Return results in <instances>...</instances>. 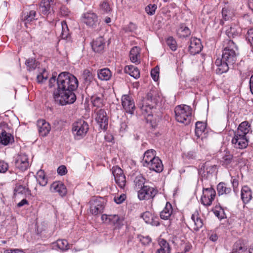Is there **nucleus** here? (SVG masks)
I'll return each instance as SVG.
<instances>
[{
  "instance_id": "obj_1",
  "label": "nucleus",
  "mask_w": 253,
  "mask_h": 253,
  "mask_svg": "<svg viewBox=\"0 0 253 253\" xmlns=\"http://www.w3.org/2000/svg\"><path fill=\"white\" fill-rule=\"evenodd\" d=\"M57 84V88L53 92V98L57 103L61 105L72 104L76 100L74 91L78 87L76 77L69 72H62L57 78L52 76L49 81L50 88Z\"/></svg>"
},
{
  "instance_id": "obj_2",
  "label": "nucleus",
  "mask_w": 253,
  "mask_h": 253,
  "mask_svg": "<svg viewBox=\"0 0 253 253\" xmlns=\"http://www.w3.org/2000/svg\"><path fill=\"white\" fill-rule=\"evenodd\" d=\"M251 131L250 125L245 121L240 124L237 130L234 132V136L232 140L234 147L237 149H244L248 145L249 138L247 134Z\"/></svg>"
},
{
  "instance_id": "obj_3",
  "label": "nucleus",
  "mask_w": 253,
  "mask_h": 253,
  "mask_svg": "<svg viewBox=\"0 0 253 253\" xmlns=\"http://www.w3.org/2000/svg\"><path fill=\"white\" fill-rule=\"evenodd\" d=\"M236 50H237V46L233 40H225L223 43L221 59L227 62V64L233 65L237 60Z\"/></svg>"
},
{
  "instance_id": "obj_4",
  "label": "nucleus",
  "mask_w": 253,
  "mask_h": 253,
  "mask_svg": "<svg viewBox=\"0 0 253 253\" xmlns=\"http://www.w3.org/2000/svg\"><path fill=\"white\" fill-rule=\"evenodd\" d=\"M192 112V108L188 105L176 106L174 108L175 119L180 123L188 125L191 122Z\"/></svg>"
},
{
  "instance_id": "obj_5",
  "label": "nucleus",
  "mask_w": 253,
  "mask_h": 253,
  "mask_svg": "<svg viewBox=\"0 0 253 253\" xmlns=\"http://www.w3.org/2000/svg\"><path fill=\"white\" fill-rule=\"evenodd\" d=\"M89 129L88 124L83 120H79L73 124L72 130L76 139L84 137Z\"/></svg>"
},
{
  "instance_id": "obj_6",
  "label": "nucleus",
  "mask_w": 253,
  "mask_h": 253,
  "mask_svg": "<svg viewBox=\"0 0 253 253\" xmlns=\"http://www.w3.org/2000/svg\"><path fill=\"white\" fill-rule=\"evenodd\" d=\"M215 191L212 188H203L201 202L205 206H210L215 197Z\"/></svg>"
},
{
  "instance_id": "obj_7",
  "label": "nucleus",
  "mask_w": 253,
  "mask_h": 253,
  "mask_svg": "<svg viewBox=\"0 0 253 253\" xmlns=\"http://www.w3.org/2000/svg\"><path fill=\"white\" fill-rule=\"evenodd\" d=\"M157 193L158 191L156 188L145 185L138 191V198L140 200L153 199Z\"/></svg>"
},
{
  "instance_id": "obj_8",
  "label": "nucleus",
  "mask_w": 253,
  "mask_h": 253,
  "mask_svg": "<svg viewBox=\"0 0 253 253\" xmlns=\"http://www.w3.org/2000/svg\"><path fill=\"white\" fill-rule=\"evenodd\" d=\"M30 166L28 156L24 153L19 154L15 159V167L21 171L27 170Z\"/></svg>"
},
{
  "instance_id": "obj_9",
  "label": "nucleus",
  "mask_w": 253,
  "mask_h": 253,
  "mask_svg": "<svg viewBox=\"0 0 253 253\" xmlns=\"http://www.w3.org/2000/svg\"><path fill=\"white\" fill-rule=\"evenodd\" d=\"M121 100L122 105L125 111L131 115L133 114L135 106L132 97L128 95H123Z\"/></svg>"
},
{
  "instance_id": "obj_10",
  "label": "nucleus",
  "mask_w": 253,
  "mask_h": 253,
  "mask_svg": "<svg viewBox=\"0 0 253 253\" xmlns=\"http://www.w3.org/2000/svg\"><path fill=\"white\" fill-rule=\"evenodd\" d=\"M101 219L103 222L115 225L116 227L120 228L123 225L124 218L117 214H103Z\"/></svg>"
},
{
  "instance_id": "obj_11",
  "label": "nucleus",
  "mask_w": 253,
  "mask_h": 253,
  "mask_svg": "<svg viewBox=\"0 0 253 253\" xmlns=\"http://www.w3.org/2000/svg\"><path fill=\"white\" fill-rule=\"evenodd\" d=\"M112 173L116 183L121 188H124L126 185V176L123 170L119 167H114L112 168Z\"/></svg>"
},
{
  "instance_id": "obj_12",
  "label": "nucleus",
  "mask_w": 253,
  "mask_h": 253,
  "mask_svg": "<svg viewBox=\"0 0 253 253\" xmlns=\"http://www.w3.org/2000/svg\"><path fill=\"white\" fill-rule=\"evenodd\" d=\"M95 112V120L97 124L101 129H106L108 124V118L106 111L104 109H100Z\"/></svg>"
},
{
  "instance_id": "obj_13",
  "label": "nucleus",
  "mask_w": 253,
  "mask_h": 253,
  "mask_svg": "<svg viewBox=\"0 0 253 253\" xmlns=\"http://www.w3.org/2000/svg\"><path fill=\"white\" fill-rule=\"evenodd\" d=\"M36 11L35 10L25 11L22 12L20 19L22 22H24L25 27L28 28L32 22L37 19L36 18Z\"/></svg>"
},
{
  "instance_id": "obj_14",
  "label": "nucleus",
  "mask_w": 253,
  "mask_h": 253,
  "mask_svg": "<svg viewBox=\"0 0 253 253\" xmlns=\"http://www.w3.org/2000/svg\"><path fill=\"white\" fill-rule=\"evenodd\" d=\"M202 45L200 39L191 38L188 47V50L191 54L195 55L199 53L202 50Z\"/></svg>"
},
{
  "instance_id": "obj_15",
  "label": "nucleus",
  "mask_w": 253,
  "mask_h": 253,
  "mask_svg": "<svg viewBox=\"0 0 253 253\" xmlns=\"http://www.w3.org/2000/svg\"><path fill=\"white\" fill-rule=\"evenodd\" d=\"M160 96L156 90H151L143 99L144 104L150 103V105L155 106L159 101Z\"/></svg>"
},
{
  "instance_id": "obj_16",
  "label": "nucleus",
  "mask_w": 253,
  "mask_h": 253,
  "mask_svg": "<svg viewBox=\"0 0 253 253\" xmlns=\"http://www.w3.org/2000/svg\"><path fill=\"white\" fill-rule=\"evenodd\" d=\"M37 126L39 134L42 136H46L51 129L50 124L43 119L37 121Z\"/></svg>"
},
{
  "instance_id": "obj_17",
  "label": "nucleus",
  "mask_w": 253,
  "mask_h": 253,
  "mask_svg": "<svg viewBox=\"0 0 253 253\" xmlns=\"http://www.w3.org/2000/svg\"><path fill=\"white\" fill-rule=\"evenodd\" d=\"M90 211L92 214L97 215L103 212L104 205L101 200H96L91 202Z\"/></svg>"
},
{
  "instance_id": "obj_18",
  "label": "nucleus",
  "mask_w": 253,
  "mask_h": 253,
  "mask_svg": "<svg viewBox=\"0 0 253 253\" xmlns=\"http://www.w3.org/2000/svg\"><path fill=\"white\" fill-rule=\"evenodd\" d=\"M97 16L93 12H87L83 17V21L89 27H94L97 23Z\"/></svg>"
},
{
  "instance_id": "obj_19",
  "label": "nucleus",
  "mask_w": 253,
  "mask_h": 253,
  "mask_svg": "<svg viewBox=\"0 0 253 253\" xmlns=\"http://www.w3.org/2000/svg\"><path fill=\"white\" fill-rule=\"evenodd\" d=\"M52 192H57L61 196H64L67 193V189L64 184L60 181H55L50 186Z\"/></svg>"
},
{
  "instance_id": "obj_20",
  "label": "nucleus",
  "mask_w": 253,
  "mask_h": 253,
  "mask_svg": "<svg viewBox=\"0 0 253 253\" xmlns=\"http://www.w3.org/2000/svg\"><path fill=\"white\" fill-rule=\"evenodd\" d=\"M53 4L54 1L52 0H42L40 5V11L44 15L54 12L52 8Z\"/></svg>"
},
{
  "instance_id": "obj_21",
  "label": "nucleus",
  "mask_w": 253,
  "mask_h": 253,
  "mask_svg": "<svg viewBox=\"0 0 253 253\" xmlns=\"http://www.w3.org/2000/svg\"><path fill=\"white\" fill-rule=\"evenodd\" d=\"M146 167L150 170L155 171L157 172H160L163 170V165L162 161L158 157H156L149 164L145 165Z\"/></svg>"
},
{
  "instance_id": "obj_22",
  "label": "nucleus",
  "mask_w": 253,
  "mask_h": 253,
  "mask_svg": "<svg viewBox=\"0 0 253 253\" xmlns=\"http://www.w3.org/2000/svg\"><path fill=\"white\" fill-rule=\"evenodd\" d=\"M105 44V42L103 38L99 37L92 42L91 46L94 52L100 53L103 51Z\"/></svg>"
},
{
  "instance_id": "obj_23",
  "label": "nucleus",
  "mask_w": 253,
  "mask_h": 253,
  "mask_svg": "<svg viewBox=\"0 0 253 253\" xmlns=\"http://www.w3.org/2000/svg\"><path fill=\"white\" fill-rule=\"evenodd\" d=\"M227 62H225L222 59L217 58L215 62V64L217 66L216 72L217 74H221L223 73L226 72L230 66H233L227 64Z\"/></svg>"
},
{
  "instance_id": "obj_24",
  "label": "nucleus",
  "mask_w": 253,
  "mask_h": 253,
  "mask_svg": "<svg viewBox=\"0 0 253 253\" xmlns=\"http://www.w3.org/2000/svg\"><path fill=\"white\" fill-rule=\"evenodd\" d=\"M241 33V29L239 26L233 24L227 27L226 34L229 38H234L239 36Z\"/></svg>"
},
{
  "instance_id": "obj_25",
  "label": "nucleus",
  "mask_w": 253,
  "mask_h": 253,
  "mask_svg": "<svg viewBox=\"0 0 253 253\" xmlns=\"http://www.w3.org/2000/svg\"><path fill=\"white\" fill-rule=\"evenodd\" d=\"M215 168V165H211L210 162H207L200 166L199 173L202 176H207L208 174L212 172Z\"/></svg>"
},
{
  "instance_id": "obj_26",
  "label": "nucleus",
  "mask_w": 253,
  "mask_h": 253,
  "mask_svg": "<svg viewBox=\"0 0 253 253\" xmlns=\"http://www.w3.org/2000/svg\"><path fill=\"white\" fill-rule=\"evenodd\" d=\"M1 145L6 146L12 144L14 141L13 136L5 130H2L0 134Z\"/></svg>"
},
{
  "instance_id": "obj_27",
  "label": "nucleus",
  "mask_w": 253,
  "mask_h": 253,
  "mask_svg": "<svg viewBox=\"0 0 253 253\" xmlns=\"http://www.w3.org/2000/svg\"><path fill=\"white\" fill-rule=\"evenodd\" d=\"M252 192L250 187L244 186L241 190V199L244 203H248L252 199Z\"/></svg>"
},
{
  "instance_id": "obj_28",
  "label": "nucleus",
  "mask_w": 253,
  "mask_h": 253,
  "mask_svg": "<svg viewBox=\"0 0 253 253\" xmlns=\"http://www.w3.org/2000/svg\"><path fill=\"white\" fill-rule=\"evenodd\" d=\"M140 49L137 46H134L129 52V58L131 61L136 64L140 63Z\"/></svg>"
},
{
  "instance_id": "obj_29",
  "label": "nucleus",
  "mask_w": 253,
  "mask_h": 253,
  "mask_svg": "<svg viewBox=\"0 0 253 253\" xmlns=\"http://www.w3.org/2000/svg\"><path fill=\"white\" fill-rule=\"evenodd\" d=\"M172 211L173 209L171 205L169 202H167L165 208L160 212L161 218L164 220L169 219L171 215Z\"/></svg>"
},
{
  "instance_id": "obj_30",
  "label": "nucleus",
  "mask_w": 253,
  "mask_h": 253,
  "mask_svg": "<svg viewBox=\"0 0 253 253\" xmlns=\"http://www.w3.org/2000/svg\"><path fill=\"white\" fill-rule=\"evenodd\" d=\"M62 31L60 36L62 39L65 40L67 42H70L71 41V35L69 32V30L65 21H63L61 22Z\"/></svg>"
},
{
  "instance_id": "obj_31",
  "label": "nucleus",
  "mask_w": 253,
  "mask_h": 253,
  "mask_svg": "<svg viewBox=\"0 0 253 253\" xmlns=\"http://www.w3.org/2000/svg\"><path fill=\"white\" fill-rule=\"evenodd\" d=\"M155 153V151L153 149L148 150L145 152L142 160L144 167H146L145 165L149 164L156 157Z\"/></svg>"
},
{
  "instance_id": "obj_32",
  "label": "nucleus",
  "mask_w": 253,
  "mask_h": 253,
  "mask_svg": "<svg viewBox=\"0 0 253 253\" xmlns=\"http://www.w3.org/2000/svg\"><path fill=\"white\" fill-rule=\"evenodd\" d=\"M124 71L126 73L128 74L135 79H138L140 77L139 69L133 65L126 66L125 67Z\"/></svg>"
},
{
  "instance_id": "obj_33",
  "label": "nucleus",
  "mask_w": 253,
  "mask_h": 253,
  "mask_svg": "<svg viewBox=\"0 0 253 253\" xmlns=\"http://www.w3.org/2000/svg\"><path fill=\"white\" fill-rule=\"evenodd\" d=\"M98 78L102 81H108L112 76L110 70L108 68L100 69L97 72Z\"/></svg>"
},
{
  "instance_id": "obj_34",
  "label": "nucleus",
  "mask_w": 253,
  "mask_h": 253,
  "mask_svg": "<svg viewBox=\"0 0 253 253\" xmlns=\"http://www.w3.org/2000/svg\"><path fill=\"white\" fill-rule=\"evenodd\" d=\"M191 34L190 29L184 24H181L177 30V35L180 38L188 37Z\"/></svg>"
},
{
  "instance_id": "obj_35",
  "label": "nucleus",
  "mask_w": 253,
  "mask_h": 253,
  "mask_svg": "<svg viewBox=\"0 0 253 253\" xmlns=\"http://www.w3.org/2000/svg\"><path fill=\"white\" fill-rule=\"evenodd\" d=\"M160 248L157 250L156 253H170V249L169 243L164 239L159 241Z\"/></svg>"
},
{
  "instance_id": "obj_36",
  "label": "nucleus",
  "mask_w": 253,
  "mask_h": 253,
  "mask_svg": "<svg viewBox=\"0 0 253 253\" xmlns=\"http://www.w3.org/2000/svg\"><path fill=\"white\" fill-rule=\"evenodd\" d=\"M83 84L84 85H89L93 80V76L91 72L87 69L84 70L82 75Z\"/></svg>"
},
{
  "instance_id": "obj_37",
  "label": "nucleus",
  "mask_w": 253,
  "mask_h": 253,
  "mask_svg": "<svg viewBox=\"0 0 253 253\" xmlns=\"http://www.w3.org/2000/svg\"><path fill=\"white\" fill-rule=\"evenodd\" d=\"M191 219L194 222L195 227L194 230L198 231L199 229L202 228L203 226V220L199 216L198 213H195L193 214L191 216Z\"/></svg>"
},
{
  "instance_id": "obj_38",
  "label": "nucleus",
  "mask_w": 253,
  "mask_h": 253,
  "mask_svg": "<svg viewBox=\"0 0 253 253\" xmlns=\"http://www.w3.org/2000/svg\"><path fill=\"white\" fill-rule=\"evenodd\" d=\"M234 10L228 5H225L222 8V15L225 20H229L233 15Z\"/></svg>"
},
{
  "instance_id": "obj_39",
  "label": "nucleus",
  "mask_w": 253,
  "mask_h": 253,
  "mask_svg": "<svg viewBox=\"0 0 253 253\" xmlns=\"http://www.w3.org/2000/svg\"><path fill=\"white\" fill-rule=\"evenodd\" d=\"M91 100L94 107L101 108L104 106V99L103 95H100V96H92L91 98Z\"/></svg>"
},
{
  "instance_id": "obj_40",
  "label": "nucleus",
  "mask_w": 253,
  "mask_h": 253,
  "mask_svg": "<svg viewBox=\"0 0 253 253\" xmlns=\"http://www.w3.org/2000/svg\"><path fill=\"white\" fill-rule=\"evenodd\" d=\"M36 179L39 184L42 186H45L47 183V179L45 177L44 171L42 169L37 172Z\"/></svg>"
},
{
  "instance_id": "obj_41",
  "label": "nucleus",
  "mask_w": 253,
  "mask_h": 253,
  "mask_svg": "<svg viewBox=\"0 0 253 253\" xmlns=\"http://www.w3.org/2000/svg\"><path fill=\"white\" fill-rule=\"evenodd\" d=\"M25 65L27 69L30 72L35 70L39 65V63L34 58H29L26 60Z\"/></svg>"
},
{
  "instance_id": "obj_42",
  "label": "nucleus",
  "mask_w": 253,
  "mask_h": 253,
  "mask_svg": "<svg viewBox=\"0 0 253 253\" xmlns=\"http://www.w3.org/2000/svg\"><path fill=\"white\" fill-rule=\"evenodd\" d=\"M233 155L226 152L220 160L221 164L225 167H228L233 162Z\"/></svg>"
},
{
  "instance_id": "obj_43",
  "label": "nucleus",
  "mask_w": 253,
  "mask_h": 253,
  "mask_svg": "<svg viewBox=\"0 0 253 253\" xmlns=\"http://www.w3.org/2000/svg\"><path fill=\"white\" fill-rule=\"evenodd\" d=\"M206 126L205 123L202 122H197L195 124V135L199 138L206 129Z\"/></svg>"
},
{
  "instance_id": "obj_44",
  "label": "nucleus",
  "mask_w": 253,
  "mask_h": 253,
  "mask_svg": "<svg viewBox=\"0 0 253 253\" xmlns=\"http://www.w3.org/2000/svg\"><path fill=\"white\" fill-rule=\"evenodd\" d=\"M217 190L219 195L228 194L231 192V188L226 187L223 182H220L217 185Z\"/></svg>"
},
{
  "instance_id": "obj_45",
  "label": "nucleus",
  "mask_w": 253,
  "mask_h": 253,
  "mask_svg": "<svg viewBox=\"0 0 253 253\" xmlns=\"http://www.w3.org/2000/svg\"><path fill=\"white\" fill-rule=\"evenodd\" d=\"M155 106L150 105V103H148L147 104H144V102H143V104L141 107V110L142 111V114L145 116L147 117H150L152 116V109Z\"/></svg>"
},
{
  "instance_id": "obj_46",
  "label": "nucleus",
  "mask_w": 253,
  "mask_h": 253,
  "mask_svg": "<svg viewBox=\"0 0 253 253\" xmlns=\"http://www.w3.org/2000/svg\"><path fill=\"white\" fill-rule=\"evenodd\" d=\"M145 182V178L141 175H139L135 177L134 180V183L137 189L142 188L144 185Z\"/></svg>"
},
{
  "instance_id": "obj_47",
  "label": "nucleus",
  "mask_w": 253,
  "mask_h": 253,
  "mask_svg": "<svg viewBox=\"0 0 253 253\" xmlns=\"http://www.w3.org/2000/svg\"><path fill=\"white\" fill-rule=\"evenodd\" d=\"M167 44L172 51H175L177 49V43L175 39L172 37H169L166 41Z\"/></svg>"
},
{
  "instance_id": "obj_48",
  "label": "nucleus",
  "mask_w": 253,
  "mask_h": 253,
  "mask_svg": "<svg viewBox=\"0 0 253 253\" xmlns=\"http://www.w3.org/2000/svg\"><path fill=\"white\" fill-rule=\"evenodd\" d=\"M57 247L62 251H66L69 249V244L66 240H58L57 241Z\"/></svg>"
},
{
  "instance_id": "obj_49",
  "label": "nucleus",
  "mask_w": 253,
  "mask_h": 253,
  "mask_svg": "<svg viewBox=\"0 0 253 253\" xmlns=\"http://www.w3.org/2000/svg\"><path fill=\"white\" fill-rule=\"evenodd\" d=\"M157 7L155 4H150L145 7V11L148 15H153L155 14Z\"/></svg>"
},
{
  "instance_id": "obj_50",
  "label": "nucleus",
  "mask_w": 253,
  "mask_h": 253,
  "mask_svg": "<svg viewBox=\"0 0 253 253\" xmlns=\"http://www.w3.org/2000/svg\"><path fill=\"white\" fill-rule=\"evenodd\" d=\"M47 79V74L45 70L44 69L42 73L38 75L37 76V80L38 83H42L46 81Z\"/></svg>"
},
{
  "instance_id": "obj_51",
  "label": "nucleus",
  "mask_w": 253,
  "mask_h": 253,
  "mask_svg": "<svg viewBox=\"0 0 253 253\" xmlns=\"http://www.w3.org/2000/svg\"><path fill=\"white\" fill-rule=\"evenodd\" d=\"M141 217L143 218L146 223H151L152 220V215L150 212L146 211L144 212L142 214Z\"/></svg>"
},
{
  "instance_id": "obj_52",
  "label": "nucleus",
  "mask_w": 253,
  "mask_h": 253,
  "mask_svg": "<svg viewBox=\"0 0 253 253\" xmlns=\"http://www.w3.org/2000/svg\"><path fill=\"white\" fill-rule=\"evenodd\" d=\"M151 75L155 81H157L159 77V68L157 66L151 70Z\"/></svg>"
},
{
  "instance_id": "obj_53",
  "label": "nucleus",
  "mask_w": 253,
  "mask_h": 253,
  "mask_svg": "<svg viewBox=\"0 0 253 253\" xmlns=\"http://www.w3.org/2000/svg\"><path fill=\"white\" fill-rule=\"evenodd\" d=\"M100 9L104 13H107L111 11V8L109 3L106 1H103L100 4Z\"/></svg>"
},
{
  "instance_id": "obj_54",
  "label": "nucleus",
  "mask_w": 253,
  "mask_h": 253,
  "mask_svg": "<svg viewBox=\"0 0 253 253\" xmlns=\"http://www.w3.org/2000/svg\"><path fill=\"white\" fill-rule=\"evenodd\" d=\"M139 238L141 243L144 245H148L151 242V239L148 236H140Z\"/></svg>"
},
{
  "instance_id": "obj_55",
  "label": "nucleus",
  "mask_w": 253,
  "mask_h": 253,
  "mask_svg": "<svg viewBox=\"0 0 253 253\" xmlns=\"http://www.w3.org/2000/svg\"><path fill=\"white\" fill-rule=\"evenodd\" d=\"M8 169V165L7 163L0 161V173L5 172Z\"/></svg>"
},
{
  "instance_id": "obj_56",
  "label": "nucleus",
  "mask_w": 253,
  "mask_h": 253,
  "mask_svg": "<svg viewBox=\"0 0 253 253\" xmlns=\"http://www.w3.org/2000/svg\"><path fill=\"white\" fill-rule=\"evenodd\" d=\"M126 199V195L124 194H121L119 196L115 197L114 201L118 204L122 203Z\"/></svg>"
},
{
  "instance_id": "obj_57",
  "label": "nucleus",
  "mask_w": 253,
  "mask_h": 253,
  "mask_svg": "<svg viewBox=\"0 0 253 253\" xmlns=\"http://www.w3.org/2000/svg\"><path fill=\"white\" fill-rule=\"evenodd\" d=\"M57 173L60 175H64L67 172V169L65 166L62 165L57 169Z\"/></svg>"
},
{
  "instance_id": "obj_58",
  "label": "nucleus",
  "mask_w": 253,
  "mask_h": 253,
  "mask_svg": "<svg viewBox=\"0 0 253 253\" xmlns=\"http://www.w3.org/2000/svg\"><path fill=\"white\" fill-rule=\"evenodd\" d=\"M247 38L251 45H253V28L248 30Z\"/></svg>"
},
{
  "instance_id": "obj_59",
  "label": "nucleus",
  "mask_w": 253,
  "mask_h": 253,
  "mask_svg": "<svg viewBox=\"0 0 253 253\" xmlns=\"http://www.w3.org/2000/svg\"><path fill=\"white\" fill-rule=\"evenodd\" d=\"M209 239L212 242H215L218 239V236L216 233H212L209 234Z\"/></svg>"
},
{
  "instance_id": "obj_60",
  "label": "nucleus",
  "mask_w": 253,
  "mask_h": 253,
  "mask_svg": "<svg viewBox=\"0 0 253 253\" xmlns=\"http://www.w3.org/2000/svg\"><path fill=\"white\" fill-rule=\"evenodd\" d=\"M4 253H25L22 250L19 249L7 250L4 251Z\"/></svg>"
},
{
  "instance_id": "obj_61",
  "label": "nucleus",
  "mask_w": 253,
  "mask_h": 253,
  "mask_svg": "<svg viewBox=\"0 0 253 253\" xmlns=\"http://www.w3.org/2000/svg\"><path fill=\"white\" fill-rule=\"evenodd\" d=\"M24 190L25 188L22 185H19L15 189V195H17V193H22Z\"/></svg>"
},
{
  "instance_id": "obj_62",
  "label": "nucleus",
  "mask_w": 253,
  "mask_h": 253,
  "mask_svg": "<svg viewBox=\"0 0 253 253\" xmlns=\"http://www.w3.org/2000/svg\"><path fill=\"white\" fill-rule=\"evenodd\" d=\"M28 202L26 199H23L21 201L18 203L17 205L18 207H21L25 205H28Z\"/></svg>"
},
{
  "instance_id": "obj_63",
  "label": "nucleus",
  "mask_w": 253,
  "mask_h": 253,
  "mask_svg": "<svg viewBox=\"0 0 253 253\" xmlns=\"http://www.w3.org/2000/svg\"><path fill=\"white\" fill-rule=\"evenodd\" d=\"M231 182L234 188H236L238 186V180L237 178L232 177Z\"/></svg>"
},
{
  "instance_id": "obj_64",
  "label": "nucleus",
  "mask_w": 253,
  "mask_h": 253,
  "mask_svg": "<svg viewBox=\"0 0 253 253\" xmlns=\"http://www.w3.org/2000/svg\"><path fill=\"white\" fill-rule=\"evenodd\" d=\"M250 86L251 92L253 94V75H252L250 80Z\"/></svg>"
}]
</instances>
